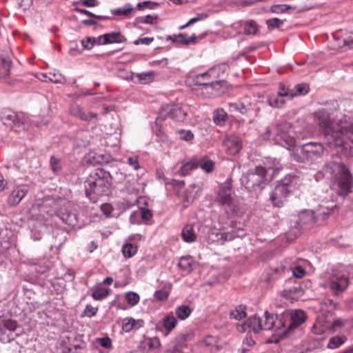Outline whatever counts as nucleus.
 I'll return each mask as SVG.
<instances>
[{
	"instance_id": "1",
	"label": "nucleus",
	"mask_w": 353,
	"mask_h": 353,
	"mask_svg": "<svg viewBox=\"0 0 353 353\" xmlns=\"http://www.w3.org/2000/svg\"><path fill=\"white\" fill-rule=\"evenodd\" d=\"M332 114L330 110L323 108L314 113V121L328 139L330 147L351 149L353 144V119L343 116L335 125Z\"/></svg>"
},
{
	"instance_id": "2",
	"label": "nucleus",
	"mask_w": 353,
	"mask_h": 353,
	"mask_svg": "<svg viewBox=\"0 0 353 353\" xmlns=\"http://www.w3.org/2000/svg\"><path fill=\"white\" fill-rule=\"evenodd\" d=\"M323 173L331 181V188L339 195L345 196L351 192L353 176L349 168L341 161L332 160L326 163Z\"/></svg>"
},
{
	"instance_id": "3",
	"label": "nucleus",
	"mask_w": 353,
	"mask_h": 353,
	"mask_svg": "<svg viewBox=\"0 0 353 353\" xmlns=\"http://www.w3.org/2000/svg\"><path fill=\"white\" fill-rule=\"evenodd\" d=\"M280 170L281 165L279 162L274 160L272 164L266 163L265 167L259 165L250 170L242 176L241 181L249 191H257L263 189Z\"/></svg>"
},
{
	"instance_id": "4",
	"label": "nucleus",
	"mask_w": 353,
	"mask_h": 353,
	"mask_svg": "<svg viewBox=\"0 0 353 353\" xmlns=\"http://www.w3.org/2000/svg\"><path fill=\"white\" fill-rule=\"evenodd\" d=\"M85 194L92 203H96L100 196L108 195L112 185L110 174L103 169L92 171L84 183Z\"/></svg>"
},
{
	"instance_id": "5",
	"label": "nucleus",
	"mask_w": 353,
	"mask_h": 353,
	"mask_svg": "<svg viewBox=\"0 0 353 353\" xmlns=\"http://www.w3.org/2000/svg\"><path fill=\"white\" fill-rule=\"evenodd\" d=\"M272 134H274L275 143L290 150L295 146L296 139L292 130V125L287 121L277 123L275 125L268 127L264 134L265 139H270Z\"/></svg>"
},
{
	"instance_id": "6",
	"label": "nucleus",
	"mask_w": 353,
	"mask_h": 353,
	"mask_svg": "<svg viewBox=\"0 0 353 353\" xmlns=\"http://www.w3.org/2000/svg\"><path fill=\"white\" fill-rule=\"evenodd\" d=\"M216 200L220 205L225 208L227 212L230 211L236 215L243 213L239 200L233 196L231 183L229 181H226L221 186Z\"/></svg>"
},
{
	"instance_id": "7",
	"label": "nucleus",
	"mask_w": 353,
	"mask_h": 353,
	"mask_svg": "<svg viewBox=\"0 0 353 353\" xmlns=\"http://www.w3.org/2000/svg\"><path fill=\"white\" fill-rule=\"evenodd\" d=\"M1 120L4 125L15 132L25 130L29 123L26 115L23 113H17L9 109L2 110Z\"/></svg>"
},
{
	"instance_id": "8",
	"label": "nucleus",
	"mask_w": 353,
	"mask_h": 353,
	"mask_svg": "<svg viewBox=\"0 0 353 353\" xmlns=\"http://www.w3.org/2000/svg\"><path fill=\"white\" fill-rule=\"evenodd\" d=\"M55 210H47L46 212L52 216L54 212L61 221L68 225L75 226L77 223V215L72 210V204L67 200L59 199L54 203Z\"/></svg>"
},
{
	"instance_id": "9",
	"label": "nucleus",
	"mask_w": 353,
	"mask_h": 353,
	"mask_svg": "<svg viewBox=\"0 0 353 353\" xmlns=\"http://www.w3.org/2000/svg\"><path fill=\"white\" fill-rule=\"evenodd\" d=\"M350 285L348 274L343 267H336L332 271L328 280V287L334 294H339L347 290Z\"/></svg>"
},
{
	"instance_id": "10",
	"label": "nucleus",
	"mask_w": 353,
	"mask_h": 353,
	"mask_svg": "<svg viewBox=\"0 0 353 353\" xmlns=\"http://www.w3.org/2000/svg\"><path fill=\"white\" fill-rule=\"evenodd\" d=\"M187 116V112L176 104H163L160 110L157 121L170 118L176 121H183Z\"/></svg>"
},
{
	"instance_id": "11",
	"label": "nucleus",
	"mask_w": 353,
	"mask_h": 353,
	"mask_svg": "<svg viewBox=\"0 0 353 353\" xmlns=\"http://www.w3.org/2000/svg\"><path fill=\"white\" fill-rule=\"evenodd\" d=\"M29 187L27 184H15L7 197V204L10 207L18 205L27 195Z\"/></svg>"
},
{
	"instance_id": "12",
	"label": "nucleus",
	"mask_w": 353,
	"mask_h": 353,
	"mask_svg": "<svg viewBox=\"0 0 353 353\" xmlns=\"http://www.w3.org/2000/svg\"><path fill=\"white\" fill-rule=\"evenodd\" d=\"M299 152L303 159L314 160L322 155L323 147L319 142H308L299 148Z\"/></svg>"
},
{
	"instance_id": "13",
	"label": "nucleus",
	"mask_w": 353,
	"mask_h": 353,
	"mask_svg": "<svg viewBox=\"0 0 353 353\" xmlns=\"http://www.w3.org/2000/svg\"><path fill=\"white\" fill-rule=\"evenodd\" d=\"M285 319L288 322V327L290 332L303 323L306 319L305 312L301 310H285Z\"/></svg>"
},
{
	"instance_id": "14",
	"label": "nucleus",
	"mask_w": 353,
	"mask_h": 353,
	"mask_svg": "<svg viewBox=\"0 0 353 353\" xmlns=\"http://www.w3.org/2000/svg\"><path fill=\"white\" fill-rule=\"evenodd\" d=\"M316 222L314 212L312 210H305L299 214V220L296 222L294 235L295 237L300 233V228L310 227Z\"/></svg>"
},
{
	"instance_id": "15",
	"label": "nucleus",
	"mask_w": 353,
	"mask_h": 353,
	"mask_svg": "<svg viewBox=\"0 0 353 353\" xmlns=\"http://www.w3.org/2000/svg\"><path fill=\"white\" fill-rule=\"evenodd\" d=\"M223 146L228 154L234 156L241 151L243 145L241 139L239 137L230 135L224 139Z\"/></svg>"
},
{
	"instance_id": "16",
	"label": "nucleus",
	"mask_w": 353,
	"mask_h": 353,
	"mask_svg": "<svg viewBox=\"0 0 353 353\" xmlns=\"http://www.w3.org/2000/svg\"><path fill=\"white\" fill-rule=\"evenodd\" d=\"M290 191L283 185H276L271 192L270 197L272 205L277 208L283 206L284 202L287 201Z\"/></svg>"
},
{
	"instance_id": "17",
	"label": "nucleus",
	"mask_w": 353,
	"mask_h": 353,
	"mask_svg": "<svg viewBox=\"0 0 353 353\" xmlns=\"http://www.w3.org/2000/svg\"><path fill=\"white\" fill-rule=\"evenodd\" d=\"M198 168V162L196 158L187 162L177 163L173 168L174 174L179 176H185L190 174L191 172Z\"/></svg>"
},
{
	"instance_id": "18",
	"label": "nucleus",
	"mask_w": 353,
	"mask_h": 353,
	"mask_svg": "<svg viewBox=\"0 0 353 353\" xmlns=\"http://www.w3.org/2000/svg\"><path fill=\"white\" fill-rule=\"evenodd\" d=\"M274 330L275 334L283 338L286 336L290 330L288 327V322L285 319V312H283L279 315L274 316Z\"/></svg>"
},
{
	"instance_id": "19",
	"label": "nucleus",
	"mask_w": 353,
	"mask_h": 353,
	"mask_svg": "<svg viewBox=\"0 0 353 353\" xmlns=\"http://www.w3.org/2000/svg\"><path fill=\"white\" fill-rule=\"evenodd\" d=\"M98 45H106L110 43H121L126 41V39L119 32H112L104 34L97 37Z\"/></svg>"
},
{
	"instance_id": "20",
	"label": "nucleus",
	"mask_w": 353,
	"mask_h": 353,
	"mask_svg": "<svg viewBox=\"0 0 353 353\" xmlns=\"http://www.w3.org/2000/svg\"><path fill=\"white\" fill-rule=\"evenodd\" d=\"M187 348L186 339L183 334L177 336L168 345L166 353H185Z\"/></svg>"
},
{
	"instance_id": "21",
	"label": "nucleus",
	"mask_w": 353,
	"mask_h": 353,
	"mask_svg": "<svg viewBox=\"0 0 353 353\" xmlns=\"http://www.w3.org/2000/svg\"><path fill=\"white\" fill-rule=\"evenodd\" d=\"M194 82L201 88H212L214 86H219L221 83V81H212L206 72L196 74L194 78Z\"/></svg>"
},
{
	"instance_id": "22",
	"label": "nucleus",
	"mask_w": 353,
	"mask_h": 353,
	"mask_svg": "<svg viewBox=\"0 0 353 353\" xmlns=\"http://www.w3.org/2000/svg\"><path fill=\"white\" fill-rule=\"evenodd\" d=\"M243 331L248 332L252 331L254 334L259 332L262 330V319L257 315L250 316L245 323Z\"/></svg>"
},
{
	"instance_id": "23",
	"label": "nucleus",
	"mask_w": 353,
	"mask_h": 353,
	"mask_svg": "<svg viewBox=\"0 0 353 353\" xmlns=\"http://www.w3.org/2000/svg\"><path fill=\"white\" fill-rule=\"evenodd\" d=\"M193 263L194 260L190 256H182L180 258L177 266L181 271V275H188L192 271Z\"/></svg>"
},
{
	"instance_id": "24",
	"label": "nucleus",
	"mask_w": 353,
	"mask_h": 353,
	"mask_svg": "<svg viewBox=\"0 0 353 353\" xmlns=\"http://www.w3.org/2000/svg\"><path fill=\"white\" fill-rule=\"evenodd\" d=\"M303 290L300 285H296L292 287L285 289L283 291V296L287 299L293 301L302 296Z\"/></svg>"
},
{
	"instance_id": "25",
	"label": "nucleus",
	"mask_w": 353,
	"mask_h": 353,
	"mask_svg": "<svg viewBox=\"0 0 353 353\" xmlns=\"http://www.w3.org/2000/svg\"><path fill=\"white\" fill-rule=\"evenodd\" d=\"M228 66L225 63L219 64L218 65L212 67L206 72L208 74L209 78L212 81H216V79L223 76L224 73L228 70Z\"/></svg>"
},
{
	"instance_id": "26",
	"label": "nucleus",
	"mask_w": 353,
	"mask_h": 353,
	"mask_svg": "<svg viewBox=\"0 0 353 353\" xmlns=\"http://www.w3.org/2000/svg\"><path fill=\"white\" fill-rule=\"evenodd\" d=\"M176 324L177 321L172 312L166 314L162 320V325L165 330L164 335L165 336H168L169 333L176 327Z\"/></svg>"
},
{
	"instance_id": "27",
	"label": "nucleus",
	"mask_w": 353,
	"mask_h": 353,
	"mask_svg": "<svg viewBox=\"0 0 353 353\" xmlns=\"http://www.w3.org/2000/svg\"><path fill=\"white\" fill-rule=\"evenodd\" d=\"M134 8L130 3H125L121 8L112 10L111 12L114 16H123L125 18L130 19L132 17Z\"/></svg>"
},
{
	"instance_id": "28",
	"label": "nucleus",
	"mask_w": 353,
	"mask_h": 353,
	"mask_svg": "<svg viewBox=\"0 0 353 353\" xmlns=\"http://www.w3.org/2000/svg\"><path fill=\"white\" fill-rule=\"evenodd\" d=\"M137 250H138L137 245H136L133 243H131V242L125 241L124 244L122 246V250H121L124 257L128 258V259L132 258L133 256H134L136 254V253L137 252Z\"/></svg>"
},
{
	"instance_id": "29",
	"label": "nucleus",
	"mask_w": 353,
	"mask_h": 353,
	"mask_svg": "<svg viewBox=\"0 0 353 353\" xmlns=\"http://www.w3.org/2000/svg\"><path fill=\"white\" fill-rule=\"evenodd\" d=\"M199 166L206 173H210L214 170L215 163L212 160L208 159L206 157L196 159Z\"/></svg>"
},
{
	"instance_id": "30",
	"label": "nucleus",
	"mask_w": 353,
	"mask_h": 353,
	"mask_svg": "<svg viewBox=\"0 0 353 353\" xmlns=\"http://www.w3.org/2000/svg\"><path fill=\"white\" fill-rule=\"evenodd\" d=\"M183 240L187 243H192L196 240V235L194 232L193 227L190 225H185L181 232Z\"/></svg>"
},
{
	"instance_id": "31",
	"label": "nucleus",
	"mask_w": 353,
	"mask_h": 353,
	"mask_svg": "<svg viewBox=\"0 0 353 353\" xmlns=\"http://www.w3.org/2000/svg\"><path fill=\"white\" fill-rule=\"evenodd\" d=\"M227 117L228 114L222 108L216 109L213 112V121L217 125H223Z\"/></svg>"
},
{
	"instance_id": "32",
	"label": "nucleus",
	"mask_w": 353,
	"mask_h": 353,
	"mask_svg": "<svg viewBox=\"0 0 353 353\" xmlns=\"http://www.w3.org/2000/svg\"><path fill=\"white\" fill-rule=\"evenodd\" d=\"M70 113L82 121H88L89 118L83 108L78 104H73L70 108Z\"/></svg>"
},
{
	"instance_id": "33",
	"label": "nucleus",
	"mask_w": 353,
	"mask_h": 353,
	"mask_svg": "<svg viewBox=\"0 0 353 353\" xmlns=\"http://www.w3.org/2000/svg\"><path fill=\"white\" fill-rule=\"evenodd\" d=\"M70 338L71 337L69 336H65L63 337V339L61 343V345L63 346V350H62L61 353L73 352L74 350L76 351L77 350L80 348L79 345H71L70 344Z\"/></svg>"
},
{
	"instance_id": "34",
	"label": "nucleus",
	"mask_w": 353,
	"mask_h": 353,
	"mask_svg": "<svg viewBox=\"0 0 353 353\" xmlns=\"http://www.w3.org/2000/svg\"><path fill=\"white\" fill-rule=\"evenodd\" d=\"M110 294V290L102 287L92 290V297L97 301H101L106 298Z\"/></svg>"
},
{
	"instance_id": "35",
	"label": "nucleus",
	"mask_w": 353,
	"mask_h": 353,
	"mask_svg": "<svg viewBox=\"0 0 353 353\" xmlns=\"http://www.w3.org/2000/svg\"><path fill=\"white\" fill-rule=\"evenodd\" d=\"M202 343L210 351L212 352L218 349V339L216 336H207L203 339Z\"/></svg>"
},
{
	"instance_id": "36",
	"label": "nucleus",
	"mask_w": 353,
	"mask_h": 353,
	"mask_svg": "<svg viewBox=\"0 0 353 353\" xmlns=\"http://www.w3.org/2000/svg\"><path fill=\"white\" fill-rule=\"evenodd\" d=\"M192 310L188 305H182L176 307L175 314L181 320L186 319L191 314Z\"/></svg>"
},
{
	"instance_id": "37",
	"label": "nucleus",
	"mask_w": 353,
	"mask_h": 353,
	"mask_svg": "<svg viewBox=\"0 0 353 353\" xmlns=\"http://www.w3.org/2000/svg\"><path fill=\"white\" fill-rule=\"evenodd\" d=\"M264 317L265 319L263 321L262 320V330H272L274 325V316L265 311Z\"/></svg>"
},
{
	"instance_id": "38",
	"label": "nucleus",
	"mask_w": 353,
	"mask_h": 353,
	"mask_svg": "<svg viewBox=\"0 0 353 353\" xmlns=\"http://www.w3.org/2000/svg\"><path fill=\"white\" fill-rule=\"evenodd\" d=\"M245 306L240 305L230 312V317L236 320H241L246 316Z\"/></svg>"
},
{
	"instance_id": "39",
	"label": "nucleus",
	"mask_w": 353,
	"mask_h": 353,
	"mask_svg": "<svg viewBox=\"0 0 353 353\" xmlns=\"http://www.w3.org/2000/svg\"><path fill=\"white\" fill-rule=\"evenodd\" d=\"M174 39L177 41V43L189 45L190 43H194L196 42V37L195 34H192L190 37H186L183 34L180 33L174 37Z\"/></svg>"
},
{
	"instance_id": "40",
	"label": "nucleus",
	"mask_w": 353,
	"mask_h": 353,
	"mask_svg": "<svg viewBox=\"0 0 353 353\" xmlns=\"http://www.w3.org/2000/svg\"><path fill=\"white\" fill-rule=\"evenodd\" d=\"M346 339L344 336H335L330 339L327 347L330 349L338 348L345 342Z\"/></svg>"
},
{
	"instance_id": "41",
	"label": "nucleus",
	"mask_w": 353,
	"mask_h": 353,
	"mask_svg": "<svg viewBox=\"0 0 353 353\" xmlns=\"http://www.w3.org/2000/svg\"><path fill=\"white\" fill-rule=\"evenodd\" d=\"M142 323V321H136L133 318H125L123 321L122 329L125 332H130L134 327H136L137 323Z\"/></svg>"
},
{
	"instance_id": "42",
	"label": "nucleus",
	"mask_w": 353,
	"mask_h": 353,
	"mask_svg": "<svg viewBox=\"0 0 353 353\" xmlns=\"http://www.w3.org/2000/svg\"><path fill=\"white\" fill-rule=\"evenodd\" d=\"M12 65V61L9 59H3L1 65H0V75L1 77H7L10 74Z\"/></svg>"
},
{
	"instance_id": "43",
	"label": "nucleus",
	"mask_w": 353,
	"mask_h": 353,
	"mask_svg": "<svg viewBox=\"0 0 353 353\" xmlns=\"http://www.w3.org/2000/svg\"><path fill=\"white\" fill-rule=\"evenodd\" d=\"M17 327V323L12 319H2L0 321V330L5 328L10 331H14Z\"/></svg>"
},
{
	"instance_id": "44",
	"label": "nucleus",
	"mask_w": 353,
	"mask_h": 353,
	"mask_svg": "<svg viewBox=\"0 0 353 353\" xmlns=\"http://www.w3.org/2000/svg\"><path fill=\"white\" fill-rule=\"evenodd\" d=\"M292 7L286 4H276L270 7V10L272 13L281 14L291 10Z\"/></svg>"
},
{
	"instance_id": "45",
	"label": "nucleus",
	"mask_w": 353,
	"mask_h": 353,
	"mask_svg": "<svg viewBox=\"0 0 353 353\" xmlns=\"http://www.w3.org/2000/svg\"><path fill=\"white\" fill-rule=\"evenodd\" d=\"M258 31L257 26L253 20L245 23L244 32L246 34H255Z\"/></svg>"
},
{
	"instance_id": "46",
	"label": "nucleus",
	"mask_w": 353,
	"mask_h": 353,
	"mask_svg": "<svg viewBox=\"0 0 353 353\" xmlns=\"http://www.w3.org/2000/svg\"><path fill=\"white\" fill-rule=\"evenodd\" d=\"M255 345L254 340L250 336H246L245 339L243 341L241 346V352L243 353H246L248 352L251 347H252Z\"/></svg>"
},
{
	"instance_id": "47",
	"label": "nucleus",
	"mask_w": 353,
	"mask_h": 353,
	"mask_svg": "<svg viewBox=\"0 0 353 353\" xmlns=\"http://www.w3.org/2000/svg\"><path fill=\"white\" fill-rule=\"evenodd\" d=\"M284 100L282 97L279 96H272L268 99V103L273 108H281L284 104Z\"/></svg>"
},
{
	"instance_id": "48",
	"label": "nucleus",
	"mask_w": 353,
	"mask_h": 353,
	"mask_svg": "<svg viewBox=\"0 0 353 353\" xmlns=\"http://www.w3.org/2000/svg\"><path fill=\"white\" fill-rule=\"evenodd\" d=\"M125 299L129 305H130L131 306H134L139 303L140 300V296L136 292H129L126 294Z\"/></svg>"
},
{
	"instance_id": "49",
	"label": "nucleus",
	"mask_w": 353,
	"mask_h": 353,
	"mask_svg": "<svg viewBox=\"0 0 353 353\" xmlns=\"http://www.w3.org/2000/svg\"><path fill=\"white\" fill-rule=\"evenodd\" d=\"M159 6V3L157 2L151 1H145L143 2H139L137 5V8L139 10H144L145 8H148L150 10L155 9Z\"/></svg>"
},
{
	"instance_id": "50",
	"label": "nucleus",
	"mask_w": 353,
	"mask_h": 353,
	"mask_svg": "<svg viewBox=\"0 0 353 353\" xmlns=\"http://www.w3.org/2000/svg\"><path fill=\"white\" fill-rule=\"evenodd\" d=\"M50 167L53 172L58 173L61 170V160L54 156L50 157Z\"/></svg>"
},
{
	"instance_id": "51",
	"label": "nucleus",
	"mask_w": 353,
	"mask_h": 353,
	"mask_svg": "<svg viewBox=\"0 0 353 353\" xmlns=\"http://www.w3.org/2000/svg\"><path fill=\"white\" fill-rule=\"evenodd\" d=\"M137 77L142 83H146L149 81H152L154 78L153 72H147L143 73H139L137 74Z\"/></svg>"
},
{
	"instance_id": "52",
	"label": "nucleus",
	"mask_w": 353,
	"mask_h": 353,
	"mask_svg": "<svg viewBox=\"0 0 353 353\" xmlns=\"http://www.w3.org/2000/svg\"><path fill=\"white\" fill-rule=\"evenodd\" d=\"M332 210H329V209L319 210L317 214L315 215L316 221L326 220L330 216V215L332 214Z\"/></svg>"
},
{
	"instance_id": "53",
	"label": "nucleus",
	"mask_w": 353,
	"mask_h": 353,
	"mask_svg": "<svg viewBox=\"0 0 353 353\" xmlns=\"http://www.w3.org/2000/svg\"><path fill=\"white\" fill-rule=\"evenodd\" d=\"M283 21L278 19L273 18L266 21V24L269 30H273L274 28H279L281 25H283Z\"/></svg>"
},
{
	"instance_id": "54",
	"label": "nucleus",
	"mask_w": 353,
	"mask_h": 353,
	"mask_svg": "<svg viewBox=\"0 0 353 353\" xmlns=\"http://www.w3.org/2000/svg\"><path fill=\"white\" fill-rule=\"evenodd\" d=\"M158 17L157 15L148 14L145 17H139L136 19L137 23L153 24L157 20Z\"/></svg>"
},
{
	"instance_id": "55",
	"label": "nucleus",
	"mask_w": 353,
	"mask_h": 353,
	"mask_svg": "<svg viewBox=\"0 0 353 353\" xmlns=\"http://www.w3.org/2000/svg\"><path fill=\"white\" fill-rule=\"evenodd\" d=\"M49 81L54 83H63L65 81L64 77L60 74L50 72L48 76Z\"/></svg>"
},
{
	"instance_id": "56",
	"label": "nucleus",
	"mask_w": 353,
	"mask_h": 353,
	"mask_svg": "<svg viewBox=\"0 0 353 353\" xmlns=\"http://www.w3.org/2000/svg\"><path fill=\"white\" fill-rule=\"evenodd\" d=\"M95 43L98 44L97 37H87L82 41V45L86 49H91Z\"/></svg>"
},
{
	"instance_id": "57",
	"label": "nucleus",
	"mask_w": 353,
	"mask_h": 353,
	"mask_svg": "<svg viewBox=\"0 0 353 353\" xmlns=\"http://www.w3.org/2000/svg\"><path fill=\"white\" fill-rule=\"evenodd\" d=\"M296 89V94H305L308 92V86L305 83L298 84L295 86ZM295 95V94H290V98H292V97Z\"/></svg>"
},
{
	"instance_id": "58",
	"label": "nucleus",
	"mask_w": 353,
	"mask_h": 353,
	"mask_svg": "<svg viewBox=\"0 0 353 353\" xmlns=\"http://www.w3.org/2000/svg\"><path fill=\"white\" fill-rule=\"evenodd\" d=\"M294 179V176L291 174H288L285 176L284 179H281L276 185H283L284 186L287 190H290L289 187L291 185L292 180Z\"/></svg>"
},
{
	"instance_id": "59",
	"label": "nucleus",
	"mask_w": 353,
	"mask_h": 353,
	"mask_svg": "<svg viewBox=\"0 0 353 353\" xmlns=\"http://www.w3.org/2000/svg\"><path fill=\"white\" fill-rule=\"evenodd\" d=\"M98 309L92 306L91 305H87L83 311V315L88 317H92L96 315Z\"/></svg>"
},
{
	"instance_id": "60",
	"label": "nucleus",
	"mask_w": 353,
	"mask_h": 353,
	"mask_svg": "<svg viewBox=\"0 0 353 353\" xmlns=\"http://www.w3.org/2000/svg\"><path fill=\"white\" fill-rule=\"evenodd\" d=\"M154 298L159 301H165L168 298L169 293L164 290H159L154 292Z\"/></svg>"
},
{
	"instance_id": "61",
	"label": "nucleus",
	"mask_w": 353,
	"mask_h": 353,
	"mask_svg": "<svg viewBox=\"0 0 353 353\" xmlns=\"http://www.w3.org/2000/svg\"><path fill=\"white\" fill-rule=\"evenodd\" d=\"M179 133L180 139L185 141H189L194 137V134L190 130H180Z\"/></svg>"
},
{
	"instance_id": "62",
	"label": "nucleus",
	"mask_w": 353,
	"mask_h": 353,
	"mask_svg": "<svg viewBox=\"0 0 353 353\" xmlns=\"http://www.w3.org/2000/svg\"><path fill=\"white\" fill-rule=\"evenodd\" d=\"M220 236L221 239L223 241H232L235 237L240 236V234H237L234 231H232L230 232H221Z\"/></svg>"
},
{
	"instance_id": "63",
	"label": "nucleus",
	"mask_w": 353,
	"mask_h": 353,
	"mask_svg": "<svg viewBox=\"0 0 353 353\" xmlns=\"http://www.w3.org/2000/svg\"><path fill=\"white\" fill-rule=\"evenodd\" d=\"M128 163L132 166L135 170H137L140 168L139 163L138 157H130L128 158Z\"/></svg>"
},
{
	"instance_id": "64",
	"label": "nucleus",
	"mask_w": 353,
	"mask_h": 353,
	"mask_svg": "<svg viewBox=\"0 0 353 353\" xmlns=\"http://www.w3.org/2000/svg\"><path fill=\"white\" fill-rule=\"evenodd\" d=\"M292 274L296 278H302L305 274V270L300 265H296L292 269Z\"/></svg>"
}]
</instances>
